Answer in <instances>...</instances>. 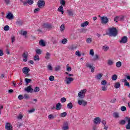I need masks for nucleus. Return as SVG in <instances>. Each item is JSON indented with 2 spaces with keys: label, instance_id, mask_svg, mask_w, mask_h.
Listing matches in <instances>:
<instances>
[{
  "label": "nucleus",
  "instance_id": "f257e3e1",
  "mask_svg": "<svg viewBox=\"0 0 130 130\" xmlns=\"http://www.w3.org/2000/svg\"><path fill=\"white\" fill-rule=\"evenodd\" d=\"M109 33H107V35L109 36L116 37L117 36V29L114 27H109L108 28Z\"/></svg>",
  "mask_w": 130,
  "mask_h": 130
},
{
  "label": "nucleus",
  "instance_id": "f03ea898",
  "mask_svg": "<svg viewBox=\"0 0 130 130\" xmlns=\"http://www.w3.org/2000/svg\"><path fill=\"white\" fill-rule=\"evenodd\" d=\"M86 92H87V89H86L81 90L78 93V97L80 98V99H84V98H85V95L86 94Z\"/></svg>",
  "mask_w": 130,
  "mask_h": 130
},
{
  "label": "nucleus",
  "instance_id": "7ed1b4c3",
  "mask_svg": "<svg viewBox=\"0 0 130 130\" xmlns=\"http://www.w3.org/2000/svg\"><path fill=\"white\" fill-rule=\"evenodd\" d=\"M38 7L41 9L42 8H43L45 5V2L43 0H39L38 2Z\"/></svg>",
  "mask_w": 130,
  "mask_h": 130
},
{
  "label": "nucleus",
  "instance_id": "20e7f679",
  "mask_svg": "<svg viewBox=\"0 0 130 130\" xmlns=\"http://www.w3.org/2000/svg\"><path fill=\"white\" fill-rule=\"evenodd\" d=\"M108 18L107 17L103 16L101 18V22L102 24H106L108 23Z\"/></svg>",
  "mask_w": 130,
  "mask_h": 130
},
{
  "label": "nucleus",
  "instance_id": "39448f33",
  "mask_svg": "<svg viewBox=\"0 0 130 130\" xmlns=\"http://www.w3.org/2000/svg\"><path fill=\"white\" fill-rule=\"evenodd\" d=\"M52 28V25L50 23H44L43 24V29H50Z\"/></svg>",
  "mask_w": 130,
  "mask_h": 130
},
{
  "label": "nucleus",
  "instance_id": "423d86ee",
  "mask_svg": "<svg viewBox=\"0 0 130 130\" xmlns=\"http://www.w3.org/2000/svg\"><path fill=\"white\" fill-rule=\"evenodd\" d=\"M74 81V78L71 77H66L65 79V82L67 85H70L72 82Z\"/></svg>",
  "mask_w": 130,
  "mask_h": 130
},
{
  "label": "nucleus",
  "instance_id": "0eeeda50",
  "mask_svg": "<svg viewBox=\"0 0 130 130\" xmlns=\"http://www.w3.org/2000/svg\"><path fill=\"white\" fill-rule=\"evenodd\" d=\"M24 23V21L21 18H18L16 21V25L17 26H22Z\"/></svg>",
  "mask_w": 130,
  "mask_h": 130
},
{
  "label": "nucleus",
  "instance_id": "6e6552de",
  "mask_svg": "<svg viewBox=\"0 0 130 130\" xmlns=\"http://www.w3.org/2000/svg\"><path fill=\"white\" fill-rule=\"evenodd\" d=\"M24 91L27 92V93H33V88L31 87V86H28L25 88Z\"/></svg>",
  "mask_w": 130,
  "mask_h": 130
},
{
  "label": "nucleus",
  "instance_id": "1a4fd4ad",
  "mask_svg": "<svg viewBox=\"0 0 130 130\" xmlns=\"http://www.w3.org/2000/svg\"><path fill=\"white\" fill-rule=\"evenodd\" d=\"M78 103L79 105H82V106H86L88 104V102L84 100H78Z\"/></svg>",
  "mask_w": 130,
  "mask_h": 130
},
{
  "label": "nucleus",
  "instance_id": "9d476101",
  "mask_svg": "<svg viewBox=\"0 0 130 130\" xmlns=\"http://www.w3.org/2000/svg\"><path fill=\"white\" fill-rule=\"evenodd\" d=\"M119 42L120 43H123V44L126 43V42H127V37L124 36L122 37Z\"/></svg>",
  "mask_w": 130,
  "mask_h": 130
},
{
  "label": "nucleus",
  "instance_id": "9b49d317",
  "mask_svg": "<svg viewBox=\"0 0 130 130\" xmlns=\"http://www.w3.org/2000/svg\"><path fill=\"white\" fill-rule=\"evenodd\" d=\"M5 128L7 130H12V128H13V126L10 123H6L5 125Z\"/></svg>",
  "mask_w": 130,
  "mask_h": 130
},
{
  "label": "nucleus",
  "instance_id": "f8f14e48",
  "mask_svg": "<svg viewBox=\"0 0 130 130\" xmlns=\"http://www.w3.org/2000/svg\"><path fill=\"white\" fill-rule=\"evenodd\" d=\"M126 120L127 121V124L126 125V129H130V117H125Z\"/></svg>",
  "mask_w": 130,
  "mask_h": 130
},
{
  "label": "nucleus",
  "instance_id": "ddd939ff",
  "mask_svg": "<svg viewBox=\"0 0 130 130\" xmlns=\"http://www.w3.org/2000/svg\"><path fill=\"white\" fill-rule=\"evenodd\" d=\"M93 122L95 124H99L101 122V119L99 117H96L93 119Z\"/></svg>",
  "mask_w": 130,
  "mask_h": 130
},
{
  "label": "nucleus",
  "instance_id": "4468645a",
  "mask_svg": "<svg viewBox=\"0 0 130 130\" xmlns=\"http://www.w3.org/2000/svg\"><path fill=\"white\" fill-rule=\"evenodd\" d=\"M22 56L23 57V61L24 62H27V60L28 59V53L27 52L24 53L22 55Z\"/></svg>",
  "mask_w": 130,
  "mask_h": 130
},
{
  "label": "nucleus",
  "instance_id": "2eb2a0df",
  "mask_svg": "<svg viewBox=\"0 0 130 130\" xmlns=\"http://www.w3.org/2000/svg\"><path fill=\"white\" fill-rule=\"evenodd\" d=\"M6 18L8 19V20H13V19H14V15H13L12 13L10 12L6 16Z\"/></svg>",
  "mask_w": 130,
  "mask_h": 130
},
{
  "label": "nucleus",
  "instance_id": "dca6fc26",
  "mask_svg": "<svg viewBox=\"0 0 130 130\" xmlns=\"http://www.w3.org/2000/svg\"><path fill=\"white\" fill-rule=\"evenodd\" d=\"M62 130H68V129H69V123H68V122H65L64 123V125L62 127Z\"/></svg>",
  "mask_w": 130,
  "mask_h": 130
},
{
  "label": "nucleus",
  "instance_id": "f3484780",
  "mask_svg": "<svg viewBox=\"0 0 130 130\" xmlns=\"http://www.w3.org/2000/svg\"><path fill=\"white\" fill-rule=\"evenodd\" d=\"M22 72L23 74H28V73L30 72V69H29L28 67H24L22 69Z\"/></svg>",
  "mask_w": 130,
  "mask_h": 130
},
{
  "label": "nucleus",
  "instance_id": "a211bd4d",
  "mask_svg": "<svg viewBox=\"0 0 130 130\" xmlns=\"http://www.w3.org/2000/svg\"><path fill=\"white\" fill-rule=\"evenodd\" d=\"M122 20H123V17H120L116 16L114 18V22H116V23H117L118 21H122Z\"/></svg>",
  "mask_w": 130,
  "mask_h": 130
},
{
  "label": "nucleus",
  "instance_id": "6ab92c4d",
  "mask_svg": "<svg viewBox=\"0 0 130 130\" xmlns=\"http://www.w3.org/2000/svg\"><path fill=\"white\" fill-rule=\"evenodd\" d=\"M67 14L69 17H73L74 16V11L72 10H68Z\"/></svg>",
  "mask_w": 130,
  "mask_h": 130
},
{
  "label": "nucleus",
  "instance_id": "aec40b11",
  "mask_svg": "<svg viewBox=\"0 0 130 130\" xmlns=\"http://www.w3.org/2000/svg\"><path fill=\"white\" fill-rule=\"evenodd\" d=\"M113 117L114 118H119V113L118 112H114L113 113Z\"/></svg>",
  "mask_w": 130,
  "mask_h": 130
},
{
  "label": "nucleus",
  "instance_id": "412c9836",
  "mask_svg": "<svg viewBox=\"0 0 130 130\" xmlns=\"http://www.w3.org/2000/svg\"><path fill=\"white\" fill-rule=\"evenodd\" d=\"M58 12H60V13H61V14H63L64 12L63 11V7H62V5H61L59 7L57 10Z\"/></svg>",
  "mask_w": 130,
  "mask_h": 130
},
{
  "label": "nucleus",
  "instance_id": "4be33fe9",
  "mask_svg": "<svg viewBox=\"0 0 130 130\" xmlns=\"http://www.w3.org/2000/svg\"><path fill=\"white\" fill-rule=\"evenodd\" d=\"M115 89H118V88H120V83L116 82L114 85Z\"/></svg>",
  "mask_w": 130,
  "mask_h": 130
},
{
  "label": "nucleus",
  "instance_id": "5701e85b",
  "mask_svg": "<svg viewBox=\"0 0 130 130\" xmlns=\"http://www.w3.org/2000/svg\"><path fill=\"white\" fill-rule=\"evenodd\" d=\"M60 109H61V104H60V103H58L56 105V110H60Z\"/></svg>",
  "mask_w": 130,
  "mask_h": 130
},
{
  "label": "nucleus",
  "instance_id": "b1692460",
  "mask_svg": "<svg viewBox=\"0 0 130 130\" xmlns=\"http://www.w3.org/2000/svg\"><path fill=\"white\" fill-rule=\"evenodd\" d=\"M102 78V74L101 73H100L96 75L95 77V78L96 79V80H101Z\"/></svg>",
  "mask_w": 130,
  "mask_h": 130
},
{
  "label": "nucleus",
  "instance_id": "393cba45",
  "mask_svg": "<svg viewBox=\"0 0 130 130\" xmlns=\"http://www.w3.org/2000/svg\"><path fill=\"white\" fill-rule=\"evenodd\" d=\"M50 55H51V54L49 52H47L46 53L45 58H46V59H47V60L50 59Z\"/></svg>",
  "mask_w": 130,
  "mask_h": 130
},
{
  "label": "nucleus",
  "instance_id": "a878e982",
  "mask_svg": "<svg viewBox=\"0 0 130 130\" xmlns=\"http://www.w3.org/2000/svg\"><path fill=\"white\" fill-rule=\"evenodd\" d=\"M34 59L35 61H39L40 58H39V56L38 55H36L34 57Z\"/></svg>",
  "mask_w": 130,
  "mask_h": 130
},
{
  "label": "nucleus",
  "instance_id": "bb28decb",
  "mask_svg": "<svg viewBox=\"0 0 130 130\" xmlns=\"http://www.w3.org/2000/svg\"><path fill=\"white\" fill-rule=\"evenodd\" d=\"M85 66L86 67V68H88V69H92V67H93V64L89 62H87L86 63Z\"/></svg>",
  "mask_w": 130,
  "mask_h": 130
},
{
  "label": "nucleus",
  "instance_id": "cd10ccee",
  "mask_svg": "<svg viewBox=\"0 0 130 130\" xmlns=\"http://www.w3.org/2000/svg\"><path fill=\"white\" fill-rule=\"evenodd\" d=\"M89 25V22L88 21H85L82 24H81V27H87V26Z\"/></svg>",
  "mask_w": 130,
  "mask_h": 130
},
{
  "label": "nucleus",
  "instance_id": "c85d7f7f",
  "mask_svg": "<svg viewBox=\"0 0 130 130\" xmlns=\"http://www.w3.org/2000/svg\"><path fill=\"white\" fill-rule=\"evenodd\" d=\"M109 49V47L108 46L105 45L103 46V50L104 51H107Z\"/></svg>",
  "mask_w": 130,
  "mask_h": 130
},
{
  "label": "nucleus",
  "instance_id": "c756f323",
  "mask_svg": "<svg viewBox=\"0 0 130 130\" xmlns=\"http://www.w3.org/2000/svg\"><path fill=\"white\" fill-rule=\"evenodd\" d=\"M112 81H116V80H117V75L116 74L113 75L112 76Z\"/></svg>",
  "mask_w": 130,
  "mask_h": 130
},
{
  "label": "nucleus",
  "instance_id": "7c9ffc66",
  "mask_svg": "<svg viewBox=\"0 0 130 130\" xmlns=\"http://www.w3.org/2000/svg\"><path fill=\"white\" fill-rule=\"evenodd\" d=\"M122 63L120 62V61H119L116 63V67L117 68H120L121 67Z\"/></svg>",
  "mask_w": 130,
  "mask_h": 130
},
{
  "label": "nucleus",
  "instance_id": "2f4dec72",
  "mask_svg": "<svg viewBox=\"0 0 130 130\" xmlns=\"http://www.w3.org/2000/svg\"><path fill=\"white\" fill-rule=\"evenodd\" d=\"M67 107L69 109H72V108H73V103H69L68 105H67Z\"/></svg>",
  "mask_w": 130,
  "mask_h": 130
},
{
  "label": "nucleus",
  "instance_id": "473e14b6",
  "mask_svg": "<svg viewBox=\"0 0 130 130\" xmlns=\"http://www.w3.org/2000/svg\"><path fill=\"white\" fill-rule=\"evenodd\" d=\"M39 43V45H41V46H45V43L43 40H41Z\"/></svg>",
  "mask_w": 130,
  "mask_h": 130
},
{
  "label": "nucleus",
  "instance_id": "72a5a7b5",
  "mask_svg": "<svg viewBox=\"0 0 130 130\" xmlns=\"http://www.w3.org/2000/svg\"><path fill=\"white\" fill-rule=\"evenodd\" d=\"M60 30L61 32H63L64 31V24H62L60 27Z\"/></svg>",
  "mask_w": 130,
  "mask_h": 130
},
{
  "label": "nucleus",
  "instance_id": "f704fd0d",
  "mask_svg": "<svg viewBox=\"0 0 130 130\" xmlns=\"http://www.w3.org/2000/svg\"><path fill=\"white\" fill-rule=\"evenodd\" d=\"M25 81L26 84H29V83H31V82H32V79L25 78Z\"/></svg>",
  "mask_w": 130,
  "mask_h": 130
},
{
  "label": "nucleus",
  "instance_id": "c9c22d12",
  "mask_svg": "<svg viewBox=\"0 0 130 130\" xmlns=\"http://www.w3.org/2000/svg\"><path fill=\"white\" fill-rule=\"evenodd\" d=\"M67 114H68V113H67V112H64L60 114V117H64L67 116Z\"/></svg>",
  "mask_w": 130,
  "mask_h": 130
},
{
  "label": "nucleus",
  "instance_id": "e433bc0d",
  "mask_svg": "<svg viewBox=\"0 0 130 130\" xmlns=\"http://www.w3.org/2000/svg\"><path fill=\"white\" fill-rule=\"evenodd\" d=\"M24 117V115L22 114H19V115L17 116V119H22Z\"/></svg>",
  "mask_w": 130,
  "mask_h": 130
},
{
  "label": "nucleus",
  "instance_id": "4c0bfd02",
  "mask_svg": "<svg viewBox=\"0 0 130 130\" xmlns=\"http://www.w3.org/2000/svg\"><path fill=\"white\" fill-rule=\"evenodd\" d=\"M36 53H37V54H41V50H40V49H37V50H36Z\"/></svg>",
  "mask_w": 130,
  "mask_h": 130
},
{
  "label": "nucleus",
  "instance_id": "58836bf2",
  "mask_svg": "<svg viewBox=\"0 0 130 130\" xmlns=\"http://www.w3.org/2000/svg\"><path fill=\"white\" fill-rule=\"evenodd\" d=\"M39 11H40V8H36L34 10V13L35 14H37L38 13V12H39Z\"/></svg>",
  "mask_w": 130,
  "mask_h": 130
},
{
  "label": "nucleus",
  "instance_id": "ea45409f",
  "mask_svg": "<svg viewBox=\"0 0 130 130\" xmlns=\"http://www.w3.org/2000/svg\"><path fill=\"white\" fill-rule=\"evenodd\" d=\"M86 42L87 43L90 44L91 42H92V38H88L86 40Z\"/></svg>",
  "mask_w": 130,
  "mask_h": 130
},
{
  "label": "nucleus",
  "instance_id": "a19ab883",
  "mask_svg": "<svg viewBox=\"0 0 130 130\" xmlns=\"http://www.w3.org/2000/svg\"><path fill=\"white\" fill-rule=\"evenodd\" d=\"M120 110H121L123 112L125 111L126 110V107H125V106H123L121 107Z\"/></svg>",
  "mask_w": 130,
  "mask_h": 130
},
{
  "label": "nucleus",
  "instance_id": "79ce46f5",
  "mask_svg": "<svg viewBox=\"0 0 130 130\" xmlns=\"http://www.w3.org/2000/svg\"><path fill=\"white\" fill-rule=\"evenodd\" d=\"M61 42L62 44H67V43H68V40H67L66 39H63L62 40Z\"/></svg>",
  "mask_w": 130,
  "mask_h": 130
},
{
  "label": "nucleus",
  "instance_id": "37998d69",
  "mask_svg": "<svg viewBox=\"0 0 130 130\" xmlns=\"http://www.w3.org/2000/svg\"><path fill=\"white\" fill-rule=\"evenodd\" d=\"M108 64L109 66H112V64H113V61L111 60H108Z\"/></svg>",
  "mask_w": 130,
  "mask_h": 130
},
{
  "label": "nucleus",
  "instance_id": "c03bdc74",
  "mask_svg": "<svg viewBox=\"0 0 130 130\" xmlns=\"http://www.w3.org/2000/svg\"><path fill=\"white\" fill-rule=\"evenodd\" d=\"M107 90V86H102V91H105Z\"/></svg>",
  "mask_w": 130,
  "mask_h": 130
},
{
  "label": "nucleus",
  "instance_id": "a18cd8bd",
  "mask_svg": "<svg viewBox=\"0 0 130 130\" xmlns=\"http://www.w3.org/2000/svg\"><path fill=\"white\" fill-rule=\"evenodd\" d=\"M99 58V55L95 54L94 57L93 58V60H97V59H98Z\"/></svg>",
  "mask_w": 130,
  "mask_h": 130
},
{
  "label": "nucleus",
  "instance_id": "49530a36",
  "mask_svg": "<svg viewBox=\"0 0 130 130\" xmlns=\"http://www.w3.org/2000/svg\"><path fill=\"white\" fill-rule=\"evenodd\" d=\"M9 30H10V26H9V25H6L4 27V30L5 31H9Z\"/></svg>",
  "mask_w": 130,
  "mask_h": 130
},
{
  "label": "nucleus",
  "instance_id": "de8ad7c7",
  "mask_svg": "<svg viewBox=\"0 0 130 130\" xmlns=\"http://www.w3.org/2000/svg\"><path fill=\"white\" fill-rule=\"evenodd\" d=\"M60 5H62V6H66V1H64V0H61L60 1Z\"/></svg>",
  "mask_w": 130,
  "mask_h": 130
},
{
  "label": "nucleus",
  "instance_id": "09e8293b",
  "mask_svg": "<svg viewBox=\"0 0 130 130\" xmlns=\"http://www.w3.org/2000/svg\"><path fill=\"white\" fill-rule=\"evenodd\" d=\"M40 90V89L39 88V87H36L34 89V92H35L36 93H37V92H39Z\"/></svg>",
  "mask_w": 130,
  "mask_h": 130
},
{
  "label": "nucleus",
  "instance_id": "8fccbe9b",
  "mask_svg": "<svg viewBox=\"0 0 130 130\" xmlns=\"http://www.w3.org/2000/svg\"><path fill=\"white\" fill-rule=\"evenodd\" d=\"M27 3L28 4V5H33L34 1L33 0H27Z\"/></svg>",
  "mask_w": 130,
  "mask_h": 130
},
{
  "label": "nucleus",
  "instance_id": "3c124183",
  "mask_svg": "<svg viewBox=\"0 0 130 130\" xmlns=\"http://www.w3.org/2000/svg\"><path fill=\"white\" fill-rule=\"evenodd\" d=\"M107 82H106V80H103L101 82V85L103 86H104V85H107Z\"/></svg>",
  "mask_w": 130,
  "mask_h": 130
},
{
  "label": "nucleus",
  "instance_id": "603ef678",
  "mask_svg": "<svg viewBox=\"0 0 130 130\" xmlns=\"http://www.w3.org/2000/svg\"><path fill=\"white\" fill-rule=\"evenodd\" d=\"M54 118V116H53V115L50 114L48 115V119H53Z\"/></svg>",
  "mask_w": 130,
  "mask_h": 130
},
{
  "label": "nucleus",
  "instance_id": "864d4df0",
  "mask_svg": "<svg viewBox=\"0 0 130 130\" xmlns=\"http://www.w3.org/2000/svg\"><path fill=\"white\" fill-rule=\"evenodd\" d=\"M49 80L51 81V82H52V81H54V76H51L49 77Z\"/></svg>",
  "mask_w": 130,
  "mask_h": 130
},
{
  "label": "nucleus",
  "instance_id": "5fc2aeb1",
  "mask_svg": "<svg viewBox=\"0 0 130 130\" xmlns=\"http://www.w3.org/2000/svg\"><path fill=\"white\" fill-rule=\"evenodd\" d=\"M76 55H77L78 56H82V54L80 53V51H77L75 53Z\"/></svg>",
  "mask_w": 130,
  "mask_h": 130
},
{
  "label": "nucleus",
  "instance_id": "6e6d98bb",
  "mask_svg": "<svg viewBox=\"0 0 130 130\" xmlns=\"http://www.w3.org/2000/svg\"><path fill=\"white\" fill-rule=\"evenodd\" d=\"M4 3L6 4V5H9L10 4L11 1L10 0H4Z\"/></svg>",
  "mask_w": 130,
  "mask_h": 130
},
{
  "label": "nucleus",
  "instance_id": "4d7b16f0",
  "mask_svg": "<svg viewBox=\"0 0 130 130\" xmlns=\"http://www.w3.org/2000/svg\"><path fill=\"white\" fill-rule=\"evenodd\" d=\"M60 101L62 102V103H64V102L67 101V99H66V98H62L61 99Z\"/></svg>",
  "mask_w": 130,
  "mask_h": 130
},
{
  "label": "nucleus",
  "instance_id": "13d9d810",
  "mask_svg": "<svg viewBox=\"0 0 130 130\" xmlns=\"http://www.w3.org/2000/svg\"><path fill=\"white\" fill-rule=\"evenodd\" d=\"M89 54L93 56L94 55V50L93 49H91L89 52Z\"/></svg>",
  "mask_w": 130,
  "mask_h": 130
},
{
  "label": "nucleus",
  "instance_id": "bf43d9fd",
  "mask_svg": "<svg viewBox=\"0 0 130 130\" xmlns=\"http://www.w3.org/2000/svg\"><path fill=\"white\" fill-rule=\"evenodd\" d=\"M35 111V109H32L30 110L27 111L28 113H33Z\"/></svg>",
  "mask_w": 130,
  "mask_h": 130
},
{
  "label": "nucleus",
  "instance_id": "052dcab7",
  "mask_svg": "<svg viewBox=\"0 0 130 130\" xmlns=\"http://www.w3.org/2000/svg\"><path fill=\"white\" fill-rule=\"evenodd\" d=\"M18 99L19 100H22V99H24V97H23V95L20 94L18 95Z\"/></svg>",
  "mask_w": 130,
  "mask_h": 130
},
{
  "label": "nucleus",
  "instance_id": "680f3d73",
  "mask_svg": "<svg viewBox=\"0 0 130 130\" xmlns=\"http://www.w3.org/2000/svg\"><path fill=\"white\" fill-rule=\"evenodd\" d=\"M60 70V66H58L55 68V71H57Z\"/></svg>",
  "mask_w": 130,
  "mask_h": 130
},
{
  "label": "nucleus",
  "instance_id": "e2e57ef3",
  "mask_svg": "<svg viewBox=\"0 0 130 130\" xmlns=\"http://www.w3.org/2000/svg\"><path fill=\"white\" fill-rule=\"evenodd\" d=\"M120 124H125V120H121L120 121Z\"/></svg>",
  "mask_w": 130,
  "mask_h": 130
},
{
  "label": "nucleus",
  "instance_id": "0e129e2a",
  "mask_svg": "<svg viewBox=\"0 0 130 130\" xmlns=\"http://www.w3.org/2000/svg\"><path fill=\"white\" fill-rule=\"evenodd\" d=\"M116 102V99H113L110 101L111 103H115Z\"/></svg>",
  "mask_w": 130,
  "mask_h": 130
},
{
  "label": "nucleus",
  "instance_id": "69168bd1",
  "mask_svg": "<svg viewBox=\"0 0 130 130\" xmlns=\"http://www.w3.org/2000/svg\"><path fill=\"white\" fill-rule=\"evenodd\" d=\"M48 70H49V71H52V67L51 66V65L49 64L48 66Z\"/></svg>",
  "mask_w": 130,
  "mask_h": 130
},
{
  "label": "nucleus",
  "instance_id": "338daca9",
  "mask_svg": "<svg viewBox=\"0 0 130 130\" xmlns=\"http://www.w3.org/2000/svg\"><path fill=\"white\" fill-rule=\"evenodd\" d=\"M90 69H91V73H94V72L95 71V67L92 66L91 68H90Z\"/></svg>",
  "mask_w": 130,
  "mask_h": 130
},
{
  "label": "nucleus",
  "instance_id": "774afa93",
  "mask_svg": "<svg viewBox=\"0 0 130 130\" xmlns=\"http://www.w3.org/2000/svg\"><path fill=\"white\" fill-rule=\"evenodd\" d=\"M124 86H126L127 87L129 88V87H130L129 83H128V82L125 83Z\"/></svg>",
  "mask_w": 130,
  "mask_h": 130
}]
</instances>
